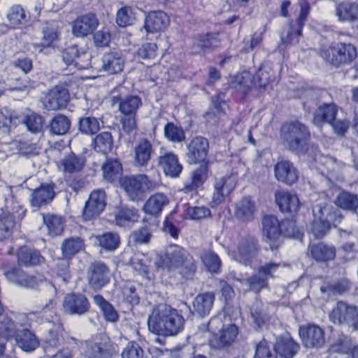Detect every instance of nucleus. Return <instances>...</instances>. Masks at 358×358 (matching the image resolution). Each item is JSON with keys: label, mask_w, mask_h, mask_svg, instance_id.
<instances>
[{"label": "nucleus", "mask_w": 358, "mask_h": 358, "mask_svg": "<svg viewBox=\"0 0 358 358\" xmlns=\"http://www.w3.org/2000/svg\"><path fill=\"white\" fill-rule=\"evenodd\" d=\"M209 141L202 136L193 137L187 145V161L189 164H200L189 174V179L185 181L181 189L184 194L191 198L199 195V192L203 189L207 181L210 169Z\"/></svg>", "instance_id": "1"}, {"label": "nucleus", "mask_w": 358, "mask_h": 358, "mask_svg": "<svg viewBox=\"0 0 358 358\" xmlns=\"http://www.w3.org/2000/svg\"><path fill=\"white\" fill-rule=\"evenodd\" d=\"M155 264L157 268L169 271H176L183 282L194 280L198 271L196 259L187 250L178 245L160 255Z\"/></svg>", "instance_id": "2"}, {"label": "nucleus", "mask_w": 358, "mask_h": 358, "mask_svg": "<svg viewBox=\"0 0 358 358\" xmlns=\"http://www.w3.org/2000/svg\"><path fill=\"white\" fill-rule=\"evenodd\" d=\"M279 135L282 143L292 152L301 155L308 152L311 134L308 127L301 122L295 120L282 122Z\"/></svg>", "instance_id": "3"}, {"label": "nucleus", "mask_w": 358, "mask_h": 358, "mask_svg": "<svg viewBox=\"0 0 358 358\" xmlns=\"http://www.w3.org/2000/svg\"><path fill=\"white\" fill-rule=\"evenodd\" d=\"M150 331L160 336H174L184 329L185 319L182 313L170 306L152 312L148 321Z\"/></svg>", "instance_id": "4"}, {"label": "nucleus", "mask_w": 358, "mask_h": 358, "mask_svg": "<svg viewBox=\"0 0 358 358\" xmlns=\"http://www.w3.org/2000/svg\"><path fill=\"white\" fill-rule=\"evenodd\" d=\"M299 349V344L292 337L280 336L274 344L273 352L269 343L263 338L256 344L253 358H277V355L282 358H293Z\"/></svg>", "instance_id": "5"}, {"label": "nucleus", "mask_w": 358, "mask_h": 358, "mask_svg": "<svg viewBox=\"0 0 358 358\" xmlns=\"http://www.w3.org/2000/svg\"><path fill=\"white\" fill-rule=\"evenodd\" d=\"M262 232L270 249L275 251L282 243V236H295V226L290 221L280 222L275 215H265L262 218Z\"/></svg>", "instance_id": "6"}, {"label": "nucleus", "mask_w": 358, "mask_h": 358, "mask_svg": "<svg viewBox=\"0 0 358 358\" xmlns=\"http://www.w3.org/2000/svg\"><path fill=\"white\" fill-rule=\"evenodd\" d=\"M113 101L114 103H118V110L122 115L120 123L123 131L128 135L136 134L138 110L143 105L141 99L137 95L129 94L124 98L120 96H114Z\"/></svg>", "instance_id": "7"}, {"label": "nucleus", "mask_w": 358, "mask_h": 358, "mask_svg": "<svg viewBox=\"0 0 358 358\" xmlns=\"http://www.w3.org/2000/svg\"><path fill=\"white\" fill-rule=\"evenodd\" d=\"M120 185L129 200L138 202L144 199L147 192L158 187L159 181L146 174H138L124 176L120 180Z\"/></svg>", "instance_id": "8"}, {"label": "nucleus", "mask_w": 358, "mask_h": 358, "mask_svg": "<svg viewBox=\"0 0 358 358\" xmlns=\"http://www.w3.org/2000/svg\"><path fill=\"white\" fill-rule=\"evenodd\" d=\"M357 55L355 45L346 42L332 43L321 52L324 59L336 68L351 64L357 59Z\"/></svg>", "instance_id": "9"}, {"label": "nucleus", "mask_w": 358, "mask_h": 358, "mask_svg": "<svg viewBox=\"0 0 358 358\" xmlns=\"http://www.w3.org/2000/svg\"><path fill=\"white\" fill-rule=\"evenodd\" d=\"M56 317V321L52 322V326L48 329L42 340L43 348L46 352H53L57 350V353L54 355L55 357L72 358L71 352H68L66 355H64L63 351L59 350L65 344L69 334L65 330L60 317L57 315Z\"/></svg>", "instance_id": "10"}, {"label": "nucleus", "mask_w": 358, "mask_h": 358, "mask_svg": "<svg viewBox=\"0 0 358 358\" xmlns=\"http://www.w3.org/2000/svg\"><path fill=\"white\" fill-rule=\"evenodd\" d=\"M59 164L62 167L64 179L71 189L76 192L81 189L84 186V180L80 173L85 166V160L71 152L62 159Z\"/></svg>", "instance_id": "11"}, {"label": "nucleus", "mask_w": 358, "mask_h": 358, "mask_svg": "<svg viewBox=\"0 0 358 358\" xmlns=\"http://www.w3.org/2000/svg\"><path fill=\"white\" fill-rule=\"evenodd\" d=\"M85 249L84 241L80 237H70L64 239L62 244V252L64 259L57 264V273L62 280L67 282L71 278L69 269L70 260Z\"/></svg>", "instance_id": "12"}, {"label": "nucleus", "mask_w": 358, "mask_h": 358, "mask_svg": "<svg viewBox=\"0 0 358 358\" xmlns=\"http://www.w3.org/2000/svg\"><path fill=\"white\" fill-rule=\"evenodd\" d=\"M41 8L35 6L32 12H27L20 4L13 5L7 13L9 26L13 29H22L32 26L39 21Z\"/></svg>", "instance_id": "13"}, {"label": "nucleus", "mask_w": 358, "mask_h": 358, "mask_svg": "<svg viewBox=\"0 0 358 358\" xmlns=\"http://www.w3.org/2000/svg\"><path fill=\"white\" fill-rule=\"evenodd\" d=\"M310 13V3L305 1L300 3V11L296 19L295 23L293 20L288 22V29L285 37L281 38V43L285 47L297 45L302 36V31Z\"/></svg>", "instance_id": "14"}, {"label": "nucleus", "mask_w": 358, "mask_h": 358, "mask_svg": "<svg viewBox=\"0 0 358 358\" xmlns=\"http://www.w3.org/2000/svg\"><path fill=\"white\" fill-rule=\"evenodd\" d=\"M299 336L306 348L319 349L325 344V332L320 326L307 323L299 327Z\"/></svg>", "instance_id": "15"}, {"label": "nucleus", "mask_w": 358, "mask_h": 358, "mask_svg": "<svg viewBox=\"0 0 358 358\" xmlns=\"http://www.w3.org/2000/svg\"><path fill=\"white\" fill-rule=\"evenodd\" d=\"M106 192L99 189L93 190L89 195L82 210L83 221H92L99 217L106 206Z\"/></svg>", "instance_id": "16"}, {"label": "nucleus", "mask_w": 358, "mask_h": 358, "mask_svg": "<svg viewBox=\"0 0 358 358\" xmlns=\"http://www.w3.org/2000/svg\"><path fill=\"white\" fill-rule=\"evenodd\" d=\"M336 211L332 208H320L318 216H315L310 224V232L315 238L321 239L331 229V224L335 222Z\"/></svg>", "instance_id": "17"}, {"label": "nucleus", "mask_w": 358, "mask_h": 358, "mask_svg": "<svg viewBox=\"0 0 358 358\" xmlns=\"http://www.w3.org/2000/svg\"><path fill=\"white\" fill-rule=\"evenodd\" d=\"M117 348L109 338L88 340L85 342V355L87 358H112L117 352Z\"/></svg>", "instance_id": "18"}, {"label": "nucleus", "mask_w": 358, "mask_h": 358, "mask_svg": "<svg viewBox=\"0 0 358 358\" xmlns=\"http://www.w3.org/2000/svg\"><path fill=\"white\" fill-rule=\"evenodd\" d=\"M63 62L67 66H73L79 70L91 67V55L78 45H71L65 48L62 52Z\"/></svg>", "instance_id": "19"}, {"label": "nucleus", "mask_w": 358, "mask_h": 358, "mask_svg": "<svg viewBox=\"0 0 358 358\" xmlns=\"http://www.w3.org/2000/svg\"><path fill=\"white\" fill-rule=\"evenodd\" d=\"M238 332L235 324L222 325L218 332L212 334L209 344L215 349H229L236 343Z\"/></svg>", "instance_id": "20"}, {"label": "nucleus", "mask_w": 358, "mask_h": 358, "mask_svg": "<svg viewBox=\"0 0 358 358\" xmlns=\"http://www.w3.org/2000/svg\"><path fill=\"white\" fill-rule=\"evenodd\" d=\"M20 266L10 262H4L1 268L8 280L25 287H35L37 285L36 277L28 274Z\"/></svg>", "instance_id": "21"}, {"label": "nucleus", "mask_w": 358, "mask_h": 358, "mask_svg": "<svg viewBox=\"0 0 358 358\" xmlns=\"http://www.w3.org/2000/svg\"><path fill=\"white\" fill-rule=\"evenodd\" d=\"M88 285L94 289H101L110 282V268L102 262H92L87 269Z\"/></svg>", "instance_id": "22"}, {"label": "nucleus", "mask_w": 358, "mask_h": 358, "mask_svg": "<svg viewBox=\"0 0 358 358\" xmlns=\"http://www.w3.org/2000/svg\"><path fill=\"white\" fill-rule=\"evenodd\" d=\"M62 307L70 315H82L90 311V302L81 292H71L64 296Z\"/></svg>", "instance_id": "23"}, {"label": "nucleus", "mask_w": 358, "mask_h": 358, "mask_svg": "<svg viewBox=\"0 0 358 358\" xmlns=\"http://www.w3.org/2000/svg\"><path fill=\"white\" fill-rule=\"evenodd\" d=\"M70 100L69 90L56 85L48 90L43 99L45 107L51 110H58L66 108Z\"/></svg>", "instance_id": "24"}, {"label": "nucleus", "mask_w": 358, "mask_h": 358, "mask_svg": "<svg viewBox=\"0 0 358 358\" xmlns=\"http://www.w3.org/2000/svg\"><path fill=\"white\" fill-rule=\"evenodd\" d=\"M261 250L257 238L246 236L242 238L237 245V252L241 260L245 264H250L258 256Z\"/></svg>", "instance_id": "25"}, {"label": "nucleus", "mask_w": 358, "mask_h": 358, "mask_svg": "<svg viewBox=\"0 0 358 358\" xmlns=\"http://www.w3.org/2000/svg\"><path fill=\"white\" fill-rule=\"evenodd\" d=\"M40 42L34 43L33 48L35 52L45 55L54 50L59 41V31L57 27L46 24L41 31Z\"/></svg>", "instance_id": "26"}, {"label": "nucleus", "mask_w": 358, "mask_h": 358, "mask_svg": "<svg viewBox=\"0 0 358 358\" xmlns=\"http://www.w3.org/2000/svg\"><path fill=\"white\" fill-rule=\"evenodd\" d=\"M236 187V181L231 175L216 178L213 183L212 203L214 206L221 204L227 195L229 194Z\"/></svg>", "instance_id": "27"}, {"label": "nucleus", "mask_w": 358, "mask_h": 358, "mask_svg": "<svg viewBox=\"0 0 358 358\" xmlns=\"http://www.w3.org/2000/svg\"><path fill=\"white\" fill-rule=\"evenodd\" d=\"M98 25L99 20L95 14L90 13L81 15L74 20L72 32L76 37L84 38L92 34Z\"/></svg>", "instance_id": "28"}, {"label": "nucleus", "mask_w": 358, "mask_h": 358, "mask_svg": "<svg viewBox=\"0 0 358 358\" xmlns=\"http://www.w3.org/2000/svg\"><path fill=\"white\" fill-rule=\"evenodd\" d=\"M275 201L282 213L295 216L300 209L301 203L298 196L288 191L278 190L275 193Z\"/></svg>", "instance_id": "29"}, {"label": "nucleus", "mask_w": 358, "mask_h": 358, "mask_svg": "<svg viewBox=\"0 0 358 358\" xmlns=\"http://www.w3.org/2000/svg\"><path fill=\"white\" fill-rule=\"evenodd\" d=\"M158 166L166 176L171 178L179 177L183 169L178 155L170 151L165 152L159 156Z\"/></svg>", "instance_id": "30"}, {"label": "nucleus", "mask_w": 358, "mask_h": 358, "mask_svg": "<svg viewBox=\"0 0 358 358\" xmlns=\"http://www.w3.org/2000/svg\"><path fill=\"white\" fill-rule=\"evenodd\" d=\"M16 258L17 264L26 268L41 265L45 261L38 250L27 245H20L17 248Z\"/></svg>", "instance_id": "31"}, {"label": "nucleus", "mask_w": 358, "mask_h": 358, "mask_svg": "<svg viewBox=\"0 0 358 358\" xmlns=\"http://www.w3.org/2000/svg\"><path fill=\"white\" fill-rule=\"evenodd\" d=\"M55 185L53 182L41 183L30 195L31 206L39 208L50 204L55 197Z\"/></svg>", "instance_id": "32"}, {"label": "nucleus", "mask_w": 358, "mask_h": 358, "mask_svg": "<svg viewBox=\"0 0 358 358\" xmlns=\"http://www.w3.org/2000/svg\"><path fill=\"white\" fill-rule=\"evenodd\" d=\"M308 253L310 257L315 262L327 264L335 259L336 249L332 245H328L324 242H318L308 245Z\"/></svg>", "instance_id": "33"}, {"label": "nucleus", "mask_w": 358, "mask_h": 358, "mask_svg": "<svg viewBox=\"0 0 358 358\" xmlns=\"http://www.w3.org/2000/svg\"><path fill=\"white\" fill-rule=\"evenodd\" d=\"M103 180L110 184L120 183L123 178V166L120 159L106 157L101 165Z\"/></svg>", "instance_id": "34"}, {"label": "nucleus", "mask_w": 358, "mask_h": 358, "mask_svg": "<svg viewBox=\"0 0 358 358\" xmlns=\"http://www.w3.org/2000/svg\"><path fill=\"white\" fill-rule=\"evenodd\" d=\"M274 176L282 183L291 185L299 178L297 169L289 160H280L274 165Z\"/></svg>", "instance_id": "35"}, {"label": "nucleus", "mask_w": 358, "mask_h": 358, "mask_svg": "<svg viewBox=\"0 0 358 358\" xmlns=\"http://www.w3.org/2000/svg\"><path fill=\"white\" fill-rule=\"evenodd\" d=\"M155 149L152 143L146 138H141L133 150V162L136 166H146L149 164Z\"/></svg>", "instance_id": "36"}, {"label": "nucleus", "mask_w": 358, "mask_h": 358, "mask_svg": "<svg viewBox=\"0 0 358 358\" xmlns=\"http://www.w3.org/2000/svg\"><path fill=\"white\" fill-rule=\"evenodd\" d=\"M169 24V16L165 12L155 10L148 13L143 27L148 33H157L164 31Z\"/></svg>", "instance_id": "37"}, {"label": "nucleus", "mask_w": 358, "mask_h": 358, "mask_svg": "<svg viewBox=\"0 0 358 358\" xmlns=\"http://www.w3.org/2000/svg\"><path fill=\"white\" fill-rule=\"evenodd\" d=\"M125 62L121 51L110 50L102 55L101 67L108 74H117L123 71Z\"/></svg>", "instance_id": "38"}, {"label": "nucleus", "mask_w": 358, "mask_h": 358, "mask_svg": "<svg viewBox=\"0 0 358 358\" xmlns=\"http://www.w3.org/2000/svg\"><path fill=\"white\" fill-rule=\"evenodd\" d=\"M275 78L273 67L268 63L262 64L252 75L251 85L259 90H265L266 87L275 82Z\"/></svg>", "instance_id": "39"}, {"label": "nucleus", "mask_w": 358, "mask_h": 358, "mask_svg": "<svg viewBox=\"0 0 358 358\" xmlns=\"http://www.w3.org/2000/svg\"><path fill=\"white\" fill-rule=\"evenodd\" d=\"M356 313V306L348 304L343 301H338L329 312V320L334 324H349L351 317Z\"/></svg>", "instance_id": "40"}, {"label": "nucleus", "mask_w": 358, "mask_h": 358, "mask_svg": "<svg viewBox=\"0 0 358 358\" xmlns=\"http://www.w3.org/2000/svg\"><path fill=\"white\" fill-rule=\"evenodd\" d=\"M215 300V295L213 292H206L198 294L192 301L193 311L200 317L208 316Z\"/></svg>", "instance_id": "41"}, {"label": "nucleus", "mask_w": 358, "mask_h": 358, "mask_svg": "<svg viewBox=\"0 0 358 358\" xmlns=\"http://www.w3.org/2000/svg\"><path fill=\"white\" fill-rule=\"evenodd\" d=\"M169 203V199L164 194L155 193L145 201L143 210L147 215L158 217Z\"/></svg>", "instance_id": "42"}, {"label": "nucleus", "mask_w": 358, "mask_h": 358, "mask_svg": "<svg viewBox=\"0 0 358 358\" xmlns=\"http://www.w3.org/2000/svg\"><path fill=\"white\" fill-rule=\"evenodd\" d=\"M338 108L334 103H323L314 111L313 122L316 126H322L324 123L329 124L337 116Z\"/></svg>", "instance_id": "43"}, {"label": "nucleus", "mask_w": 358, "mask_h": 358, "mask_svg": "<svg viewBox=\"0 0 358 358\" xmlns=\"http://www.w3.org/2000/svg\"><path fill=\"white\" fill-rule=\"evenodd\" d=\"M252 75L248 71L238 72L231 80V86L234 88L239 96L241 102H244L247 96L251 91V86L248 84L251 83Z\"/></svg>", "instance_id": "44"}, {"label": "nucleus", "mask_w": 358, "mask_h": 358, "mask_svg": "<svg viewBox=\"0 0 358 358\" xmlns=\"http://www.w3.org/2000/svg\"><path fill=\"white\" fill-rule=\"evenodd\" d=\"M195 43L200 52L205 53L213 51L221 45L219 32H207L197 34L194 36Z\"/></svg>", "instance_id": "45"}, {"label": "nucleus", "mask_w": 358, "mask_h": 358, "mask_svg": "<svg viewBox=\"0 0 358 358\" xmlns=\"http://www.w3.org/2000/svg\"><path fill=\"white\" fill-rule=\"evenodd\" d=\"M138 210L134 207L122 206L118 208L115 215L116 225L120 227H131L138 221Z\"/></svg>", "instance_id": "46"}, {"label": "nucleus", "mask_w": 358, "mask_h": 358, "mask_svg": "<svg viewBox=\"0 0 358 358\" xmlns=\"http://www.w3.org/2000/svg\"><path fill=\"white\" fill-rule=\"evenodd\" d=\"M92 148L96 152L108 155L114 147V139L110 131L97 133L91 141Z\"/></svg>", "instance_id": "47"}, {"label": "nucleus", "mask_w": 358, "mask_h": 358, "mask_svg": "<svg viewBox=\"0 0 358 358\" xmlns=\"http://www.w3.org/2000/svg\"><path fill=\"white\" fill-rule=\"evenodd\" d=\"M182 227L180 216L176 212L171 211L164 217L162 231L174 240L178 239Z\"/></svg>", "instance_id": "48"}, {"label": "nucleus", "mask_w": 358, "mask_h": 358, "mask_svg": "<svg viewBox=\"0 0 358 358\" xmlns=\"http://www.w3.org/2000/svg\"><path fill=\"white\" fill-rule=\"evenodd\" d=\"M93 299L94 303L101 310L103 317L106 322H116L119 320V315L117 310L101 294H96Z\"/></svg>", "instance_id": "49"}, {"label": "nucleus", "mask_w": 358, "mask_h": 358, "mask_svg": "<svg viewBox=\"0 0 358 358\" xmlns=\"http://www.w3.org/2000/svg\"><path fill=\"white\" fill-rule=\"evenodd\" d=\"M336 11L339 20L353 22L358 18V3L341 2L336 6Z\"/></svg>", "instance_id": "50"}, {"label": "nucleus", "mask_w": 358, "mask_h": 358, "mask_svg": "<svg viewBox=\"0 0 358 358\" xmlns=\"http://www.w3.org/2000/svg\"><path fill=\"white\" fill-rule=\"evenodd\" d=\"M96 240L98 242L99 246L106 251H114L120 245V237L115 232H103L96 236Z\"/></svg>", "instance_id": "51"}, {"label": "nucleus", "mask_w": 358, "mask_h": 358, "mask_svg": "<svg viewBox=\"0 0 358 358\" xmlns=\"http://www.w3.org/2000/svg\"><path fill=\"white\" fill-rule=\"evenodd\" d=\"M16 225L15 218L13 213L0 214V242L13 236Z\"/></svg>", "instance_id": "52"}, {"label": "nucleus", "mask_w": 358, "mask_h": 358, "mask_svg": "<svg viewBox=\"0 0 358 358\" xmlns=\"http://www.w3.org/2000/svg\"><path fill=\"white\" fill-rule=\"evenodd\" d=\"M71 127L70 119L63 114H56L50 120L48 128L52 134L64 135Z\"/></svg>", "instance_id": "53"}, {"label": "nucleus", "mask_w": 358, "mask_h": 358, "mask_svg": "<svg viewBox=\"0 0 358 358\" xmlns=\"http://www.w3.org/2000/svg\"><path fill=\"white\" fill-rule=\"evenodd\" d=\"M101 126L99 120L93 116L81 117L78 120V130L83 134L92 136L99 133Z\"/></svg>", "instance_id": "54"}, {"label": "nucleus", "mask_w": 358, "mask_h": 358, "mask_svg": "<svg viewBox=\"0 0 358 358\" xmlns=\"http://www.w3.org/2000/svg\"><path fill=\"white\" fill-rule=\"evenodd\" d=\"M335 204L341 209L355 211L358 208V196L343 191L337 195Z\"/></svg>", "instance_id": "55"}, {"label": "nucleus", "mask_w": 358, "mask_h": 358, "mask_svg": "<svg viewBox=\"0 0 358 358\" xmlns=\"http://www.w3.org/2000/svg\"><path fill=\"white\" fill-rule=\"evenodd\" d=\"M43 222L48 230V234L52 236L60 235L64 229V221L62 217L48 214L43 215Z\"/></svg>", "instance_id": "56"}, {"label": "nucleus", "mask_w": 358, "mask_h": 358, "mask_svg": "<svg viewBox=\"0 0 358 358\" xmlns=\"http://www.w3.org/2000/svg\"><path fill=\"white\" fill-rule=\"evenodd\" d=\"M255 209L254 202L250 198L245 197L241 201L235 213L239 220L249 221L253 219Z\"/></svg>", "instance_id": "57"}, {"label": "nucleus", "mask_w": 358, "mask_h": 358, "mask_svg": "<svg viewBox=\"0 0 358 358\" xmlns=\"http://www.w3.org/2000/svg\"><path fill=\"white\" fill-rule=\"evenodd\" d=\"M351 287V282L345 278L340 279L334 283H329L320 287L323 294L331 293L334 295H343L347 293Z\"/></svg>", "instance_id": "58"}, {"label": "nucleus", "mask_w": 358, "mask_h": 358, "mask_svg": "<svg viewBox=\"0 0 358 358\" xmlns=\"http://www.w3.org/2000/svg\"><path fill=\"white\" fill-rule=\"evenodd\" d=\"M164 136L168 141L173 143H181L185 139V133L183 129L172 122H169L165 124Z\"/></svg>", "instance_id": "59"}, {"label": "nucleus", "mask_w": 358, "mask_h": 358, "mask_svg": "<svg viewBox=\"0 0 358 358\" xmlns=\"http://www.w3.org/2000/svg\"><path fill=\"white\" fill-rule=\"evenodd\" d=\"M333 347L336 351L346 354L351 358H358V343L352 344L350 340L338 339Z\"/></svg>", "instance_id": "60"}, {"label": "nucleus", "mask_w": 358, "mask_h": 358, "mask_svg": "<svg viewBox=\"0 0 358 358\" xmlns=\"http://www.w3.org/2000/svg\"><path fill=\"white\" fill-rule=\"evenodd\" d=\"M115 20L119 27H126L134 23L135 14L130 6H122L117 10Z\"/></svg>", "instance_id": "61"}, {"label": "nucleus", "mask_w": 358, "mask_h": 358, "mask_svg": "<svg viewBox=\"0 0 358 358\" xmlns=\"http://www.w3.org/2000/svg\"><path fill=\"white\" fill-rule=\"evenodd\" d=\"M19 122L18 117L10 112L6 110L3 113L0 110V132L9 133L12 129L17 127Z\"/></svg>", "instance_id": "62"}, {"label": "nucleus", "mask_w": 358, "mask_h": 358, "mask_svg": "<svg viewBox=\"0 0 358 358\" xmlns=\"http://www.w3.org/2000/svg\"><path fill=\"white\" fill-rule=\"evenodd\" d=\"M121 357L122 358H146L143 349L134 341L127 343L122 351Z\"/></svg>", "instance_id": "63"}, {"label": "nucleus", "mask_w": 358, "mask_h": 358, "mask_svg": "<svg viewBox=\"0 0 358 358\" xmlns=\"http://www.w3.org/2000/svg\"><path fill=\"white\" fill-rule=\"evenodd\" d=\"M187 217L192 220H201L211 215L210 210L206 206H187L185 210Z\"/></svg>", "instance_id": "64"}]
</instances>
